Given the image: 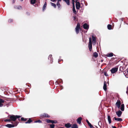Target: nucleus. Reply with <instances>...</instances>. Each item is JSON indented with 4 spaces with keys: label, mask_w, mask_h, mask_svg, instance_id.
<instances>
[{
    "label": "nucleus",
    "mask_w": 128,
    "mask_h": 128,
    "mask_svg": "<svg viewBox=\"0 0 128 128\" xmlns=\"http://www.w3.org/2000/svg\"><path fill=\"white\" fill-rule=\"evenodd\" d=\"M73 7H75V6H74V2H73Z\"/></svg>",
    "instance_id": "nucleus-49"
},
{
    "label": "nucleus",
    "mask_w": 128,
    "mask_h": 128,
    "mask_svg": "<svg viewBox=\"0 0 128 128\" xmlns=\"http://www.w3.org/2000/svg\"><path fill=\"white\" fill-rule=\"evenodd\" d=\"M61 88H62H62H63V86H61Z\"/></svg>",
    "instance_id": "nucleus-55"
},
{
    "label": "nucleus",
    "mask_w": 128,
    "mask_h": 128,
    "mask_svg": "<svg viewBox=\"0 0 128 128\" xmlns=\"http://www.w3.org/2000/svg\"><path fill=\"white\" fill-rule=\"evenodd\" d=\"M4 100H3L0 98V107H2L3 106L2 103H4Z\"/></svg>",
    "instance_id": "nucleus-13"
},
{
    "label": "nucleus",
    "mask_w": 128,
    "mask_h": 128,
    "mask_svg": "<svg viewBox=\"0 0 128 128\" xmlns=\"http://www.w3.org/2000/svg\"><path fill=\"white\" fill-rule=\"evenodd\" d=\"M19 7L20 8H21V7L20 6H19Z\"/></svg>",
    "instance_id": "nucleus-57"
},
{
    "label": "nucleus",
    "mask_w": 128,
    "mask_h": 128,
    "mask_svg": "<svg viewBox=\"0 0 128 128\" xmlns=\"http://www.w3.org/2000/svg\"><path fill=\"white\" fill-rule=\"evenodd\" d=\"M26 85H27V84H26Z\"/></svg>",
    "instance_id": "nucleus-59"
},
{
    "label": "nucleus",
    "mask_w": 128,
    "mask_h": 128,
    "mask_svg": "<svg viewBox=\"0 0 128 128\" xmlns=\"http://www.w3.org/2000/svg\"><path fill=\"white\" fill-rule=\"evenodd\" d=\"M57 122V121L56 120H52V124H56Z\"/></svg>",
    "instance_id": "nucleus-32"
},
{
    "label": "nucleus",
    "mask_w": 128,
    "mask_h": 128,
    "mask_svg": "<svg viewBox=\"0 0 128 128\" xmlns=\"http://www.w3.org/2000/svg\"><path fill=\"white\" fill-rule=\"evenodd\" d=\"M112 128H117L115 126H112Z\"/></svg>",
    "instance_id": "nucleus-50"
},
{
    "label": "nucleus",
    "mask_w": 128,
    "mask_h": 128,
    "mask_svg": "<svg viewBox=\"0 0 128 128\" xmlns=\"http://www.w3.org/2000/svg\"><path fill=\"white\" fill-rule=\"evenodd\" d=\"M40 117L42 118H49L50 116L47 114L46 113H44L40 115Z\"/></svg>",
    "instance_id": "nucleus-6"
},
{
    "label": "nucleus",
    "mask_w": 128,
    "mask_h": 128,
    "mask_svg": "<svg viewBox=\"0 0 128 128\" xmlns=\"http://www.w3.org/2000/svg\"><path fill=\"white\" fill-rule=\"evenodd\" d=\"M46 4H44L43 7V10L44 11V10L46 8Z\"/></svg>",
    "instance_id": "nucleus-35"
},
{
    "label": "nucleus",
    "mask_w": 128,
    "mask_h": 128,
    "mask_svg": "<svg viewBox=\"0 0 128 128\" xmlns=\"http://www.w3.org/2000/svg\"><path fill=\"white\" fill-rule=\"evenodd\" d=\"M72 0L73 2H75L77 0Z\"/></svg>",
    "instance_id": "nucleus-48"
},
{
    "label": "nucleus",
    "mask_w": 128,
    "mask_h": 128,
    "mask_svg": "<svg viewBox=\"0 0 128 128\" xmlns=\"http://www.w3.org/2000/svg\"><path fill=\"white\" fill-rule=\"evenodd\" d=\"M113 53L112 52H111L110 53L108 54H107L106 56L107 57H111L112 56H113Z\"/></svg>",
    "instance_id": "nucleus-21"
},
{
    "label": "nucleus",
    "mask_w": 128,
    "mask_h": 128,
    "mask_svg": "<svg viewBox=\"0 0 128 128\" xmlns=\"http://www.w3.org/2000/svg\"><path fill=\"white\" fill-rule=\"evenodd\" d=\"M52 55H50L48 57V59L49 60L50 59V60H51L52 59Z\"/></svg>",
    "instance_id": "nucleus-36"
},
{
    "label": "nucleus",
    "mask_w": 128,
    "mask_h": 128,
    "mask_svg": "<svg viewBox=\"0 0 128 128\" xmlns=\"http://www.w3.org/2000/svg\"><path fill=\"white\" fill-rule=\"evenodd\" d=\"M116 114L118 117H120L122 114V112L120 110H119L118 111L116 112Z\"/></svg>",
    "instance_id": "nucleus-10"
},
{
    "label": "nucleus",
    "mask_w": 128,
    "mask_h": 128,
    "mask_svg": "<svg viewBox=\"0 0 128 128\" xmlns=\"http://www.w3.org/2000/svg\"><path fill=\"white\" fill-rule=\"evenodd\" d=\"M50 3L52 6H54L55 8H56V5L55 4L52 2H51Z\"/></svg>",
    "instance_id": "nucleus-31"
},
{
    "label": "nucleus",
    "mask_w": 128,
    "mask_h": 128,
    "mask_svg": "<svg viewBox=\"0 0 128 128\" xmlns=\"http://www.w3.org/2000/svg\"><path fill=\"white\" fill-rule=\"evenodd\" d=\"M71 126L72 124H70L69 123L66 124L65 125V126L66 128H68L71 127Z\"/></svg>",
    "instance_id": "nucleus-15"
},
{
    "label": "nucleus",
    "mask_w": 128,
    "mask_h": 128,
    "mask_svg": "<svg viewBox=\"0 0 128 128\" xmlns=\"http://www.w3.org/2000/svg\"><path fill=\"white\" fill-rule=\"evenodd\" d=\"M34 122H35V123L38 122L39 123H41L42 122V121L41 120H36V121H34Z\"/></svg>",
    "instance_id": "nucleus-33"
},
{
    "label": "nucleus",
    "mask_w": 128,
    "mask_h": 128,
    "mask_svg": "<svg viewBox=\"0 0 128 128\" xmlns=\"http://www.w3.org/2000/svg\"><path fill=\"white\" fill-rule=\"evenodd\" d=\"M124 74L126 78H128V74H127L126 72H124Z\"/></svg>",
    "instance_id": "nucleus-27"
},
{
    "label": "nucleus",
    "mask_w": 128,
    "mask_h": 128,
    "mask_svg": "<svg viewBox=\"0 0 128 128\" xmlns=\"http://www.w3.org/2000/svg\"><path fill=\"white\" fill-rule=\"evenodd\" d=\"M13 3H14V2H13Z\"/></svg>",
    "instance_id": "nucleus-58"
},
{
    "label": "nucleus",
    "mask_w": 128,
    "mask_h": 128,
    "mask_svg": "<svg viewBox=\"0 0 128 128\" xmlns=\"http://www.w3.org/2000/svg\"><path fill=\"white\" fill-rule=\"evenodd\" d=\"M58 81H60V80L56 81V82H57L58 84ZM60 81L62 82V80H60Z\"/></svg>",
    "instance_id": "nucleus-44"
},
{
    "label": "nucleus",
    "mask_w": 128,
    "mask_h": 128,
    "mask_svg": "<svg viewBox=\"0 0 128 128\" xmlns=\"http://www.w3.org/2000/svg\"><path fill=\"white\" fill-rule=\"evenodd\" d=\"M120 110L122 111H124V104H122L121 105V107L120 108Z\"/></svg>",
    "instance_id": "nucleus-20"
},
{
    "label": "nucleus",
    "mask_w": 128,
    "mask_h": 128,
    "mask_svg": "<svg viewBox=\"0 0 128 128\" xmlns=\"http://www.w3.org/2000/svg\"><path fill=\"white\" fill-rule=\"evenodd\" d=\"M36 2V0H31L30 1V3L31 4H34Z\"/></svg>",
    "instance_id": "nucleus-28"
},
{
    "label": "nucleus",
    "mask_w": 128,
    "mask_h": 128,
    "mask_svg": "<svg viewBox=\"0 0 128 128\" xmlns=\"http://www.w3.org/2000/svg\"><path fill=\"white\" fill-rule=\"evenodd\" d=\"M92 42L93 44L95 45L96 43V38L93 36H92Z\"/></svg>",
    "instance_id": "nucleus-9"
},
{
    "label": "nucleus",
    "mask_w": 128,
    "mask_h": 128,
    "mask_svg": "<svg viewBox=\"0 0 128 128\" xmlns=\"http://www.w3.org/2000/svg\"><path fill=\"white\" fill-rule=\"evenodd\" d=\"M57 5L58 8H60V5L59 2H58L56 4Z\"/></svg>",
    "instance_id": "nucleus-34"
},
{
    "label": "nucleus",
    "mask_w": 128,
    "mask_h": 128,
    "mask_svg": "<svg viewBox=\"0 0 128 128\" xmlns=\"http://www.w3.org/2000/svg\"><path fill=\"white\" fill-rule=\"evenodd\" d=\"M121 105V102L120 100H118L116 104V106L118 107V108H119L120 107Z\"/></svg>",
    "instance_id": "nucleus-8"
},
{
    "label": "nucleus",
    "mask_w": 128,
    "mask_h": 128,
    "mask_svg": "<svg viewBox=\"0 0 128 128\" xmlns=\"http://www.w3.org/2000/svg\"><path fill=\"white\" fill-rule=\"evenodd\" d=\"M18 120L19 121H20V118H18Z\"/></svg>",
    "instance_id": "nucleus-56"
},
{
    "label": "nucleus",
    "mask_w": 128,
    "mask_h": 128,
    "mask_svg": "<svg viewBox=\"0 0 128 128\" xmlns=\"http://www.w3.org/2000/svg\"><path fill=\"white\" fill-rule=\"evenodd\" d=\"M28 89H27L26 88L24 90L25 92H27L28 93Z\"/></svg>",
    "instance_id": "nucleus-39"
},
{
    "label": "nucleus",
    "mask_w": 128,
    "mask_h": 128,
    "mask_svg": "<svg viewBox=\"0 0 128 128\" xmlns=\"http://www.w3.org/2000/svg\"><path fill=\"white\" fill-rule=\"evenodd\" d=\"M114 120H117L118 121H122V119L119 118H116V117H114Z\"/></svg>",
    "instance_id": "nucleus-16"
},
{
    "label": "nucleus",
    "mask_w": 128,
    "mask_h": 128,
    "mask_svg": "<svg viewBox=\"0 0 128 128\" xmlns=\"http://www.w3.org/2000/svg\"><path fill=\"white\" fill-rule=\"evenodd\" d=\"M127 91H126V93L127 94H128V87L127 88Z\"/></svg>",
    "instance_id": "nucleus-46"
},
{
    "label": "nucleus",
    "mask_w": 128,
    "mask_h": 128,
    "mask_svg": "<svg viewBox=\"0 0 128 128\" xmlns=\"http://www.w3.org/2000/svg\"><path fill=\"white\" fill-rule=\"evenodd\" d=\"M109 83L108 80L107 82H106V81H104L103 89L105 91H106L107 90V84H108V85Z\"/></svg>",
    "instance_id": "nucleus-4"
},
{
    "label": "nucleus",
    "mask_w": 128,
    "mask_h": 128,
    "mask_svg": "<svg viewBox=\"0 0 128 128\" xmlns=\"http://www.w3.org/2000/svg\"><path fill=\"white\" fill-rule=\"evenodd\" d=\"M44 4H46V2H45Z\"/></svg>",
    "instance_id": "nucleus-54"
},
{
    "label": "nucleus",
    "mask_w": 128,
    "mask_h": 128,
    "mask_svg": "<svg viewBox=\"0 0 128 128\" xmlns=\"http://www.w3.org/2000/svg\"><path fill=\"white\" fill-rule=\"evenodd\" d=\"M22 0V1L23 0Z\"/></svg>",
    "instance_id": "nucleus-61"
},
{
    "label": "nucleus",
    "mask_w": 128,
    "mask_h": 128,
    "mask_svg": "<svg viewBox=\"0 0 128 128\" xmlns=\"http://www.w3.org/2000/svg\"><path fill=\"white\" fill-rule=\"evenodd\" d=\"M65 2L67 5L68 6L70 5V1L69 0H63Z\"/></svg>",
    "instance_id": "nucleus-22"
},
{
    "label": "nucleus",
    "mask_w": 128,
    "mask_h": 128,
    "mask_svg": "<svg viewBox=\"0 0 128 128\" xmlns=\"http://www.w3.org/2000/svg\"><path fill=\"white\" fill-rule=\"evenodd\" d=\"M98 122V123H99V122Z\"/></svg>",
    "instance_id": "nucleus-60"
},
{
    "label": "nucleus",
    "mask_w": 128,
    "mask_h": 128,
    "mask_svg": "<svg viewBox=\"0 0 128 128\" xmlns=\"http://www.w3.org/2000/svg\"><path fill=\"white\" fill-rule=\"evenodd\" d=\"M71 128H78V127L77 124H74L72 125Z\"/></svg>",
    "instance_id": "nucleus-18"
},
{
    "label": "nucleus",
    "mask_w": 128,
    "mask_h": 128,
    "mask_svg": "<svg viewBox=\"0 0 128 128\" xmlns=\"http://www.w3.org/2000/svg\"><path fill=\"white\" fill-rule=\"evenodd\" d=\"M52 2H54L56 0H50Z\"/></svg>",
    "instance_id": "nucleus-51"
},
{
    "label": "nucleus",
    "mask_w": 128,
    "mask_h": 128,
    "mask_svg": "<svg viewBox=\"0 0 128 128\" xmlns=\"http://www.w3.org/2000/svg\"><path fill=\"white\" fill-rule=\"evenodd\" d=\"M124 72H126L127 74H128V70H126V71Z\"/></svg>",
    "instance_id": "nucleus-45"
},
{
    "label": "nucleus",
    "mask_w": 128,
    "mask_h": 128,
    "mask_svg": "<svg viewBox=\"0 0 128 128\" xmlns=\"http://www.w3.org/2000/svg\"><path fill=\"white\" fill-rule=\"evenodd\" d=\"M107 28L108 30H110L111 29V25L110 24H108L107 26Z\"/></svg>",
    "instance_id": "nucleus-29"
},
{
    "label": "nucleus",
    "mask_w": 128,
    "mask_h": 128,
    "mask_svg": "<svg viewBox=\"0 0 128 128\" xmlns=\"http://www.w3.org/2000/svg\"><path fill=\"white\" fill-rule=\"evenodd\" d=\"M32 122V120H31L30 118H29L28 120L25 123L26 124H30Z\"/></svg>",
    "instance_id": "nucleus-19"
},
{
    "label": "nucleus",
    "mask_w": 128,
    "mask_h": 128,
    "mask_svg": "<svg viewBox=\"0 0 128 128\" xmlns=\"http://www.w3.org/2000/svg\"><path fill=\"white\" fill-rule=\"evenodd\" d=\"M83 28L86 29H88L89 28L88 26L86 23L84 24L83 25Z\"/></svg>",
    "instance_id": "nucleus-14"
},
{
    "label": "nucleus",
    "mask_w": 128,
    "mask_h": 128,
    "mask_svg": "<svg viewBox=\"0 0 128 128\" xmlns=\"http://www.w3.org/2000/svg\"><path fill=\"white\" fill-rule=\"evenodd\" d=\"M86 121L87 123H88V124L90 123L88 120H86Z\"/></svg>",
    "instance_id": "nucleus-42"
},
{
    "label": "nucleus",
    "mask_w": 128,
    "mask_h": 128,
    "mask_svg": "<svg viewBox=\"0 0 128 128\" xmlns=\"http://www.w3.org/2000/svg\"><path fill=\"white\" fill-rule=\"evenodd\" d=\"M93 56L95 58L97 57L98 56V54L96 52H95L93 54Z\"/></svg>",
    "instance_id": "nucleus-24"
},
{
    "label": "nucleus",
    "mask_w": 128,
    "mask_h": 128,
    "mask_svg": "<svg viewBox=\"0 0 128 128\" xmlns=\"http://www.w3.org/2000/svg\"><path fill=\"white\" fill-rule=\"evenodd\" d=\"M73 18L74 20H75L76 19V16H73Z\"/></svg>",
    "instance_id": "nucleus-47"
},
{
    "label": "nucleus",
    "mask_w": 128,
    "mask_h": 128,
    "mask_svg": "<svg viewBox=\"0 0 128 128\" xmlns=\"http://www.w3.org/2000/svg\"><path fill=\"white\" fill-rule=\"evenodd\" d=\"M30 84H29L28 85V86H29V87H30Z\"/></svg>",
    "instance_id": "nucleus-53"
},
{
    "label": "nucleus",
    "mask_w": 128,
    "mask_h": 128,
    "mask_svg": "<svg viewBox=\"0 0 128 128\" xmlns=\"http://www.w3.org/2000/svg\"><path fill=\"white\" fill-rule=\"evenodd\" d=\"M28 119V118H24L23 117H22L21 118L20 120L24 122H25Z\"/></svg>",
    "instance_id": "nucleus-23"
},
{
    "label": "nucleus",
    "mask_w": 128,
    "mask_h": 128,
    "mask_svg": "<svg viewBox=\"0 0 128 128\" xmlns=\"http://www.w3.org/2000/svg\"><path fill=\"white\" fill-rule=\"evenodd\" d=\"M80 24L79 23H77L76 26L75 28V30L76 34H78L79 32V30L80 29Z\"/></svg>",
    "instance_id": "nucleus-5"
},
{
    "label": "nucleus",
    "mask_w": 128,
    "mask_h": 128,
    "mask_svg": "<svg viewBox=\"0 0 128 128\" xmlns=\"http://www.w3.org/2000/svg\"><path fill=\"white\" fill-rule=\"evenodd\" d=\"M90 128H94V127L92 125L90 127Z\"/></svg>",
    "instance_id": "nucleus-43"
},
{
    "label": "nucleus",
    "mask_w": 128,
    "mask_h": 128,
    "mask_svg": "<svg viewBox=\"0 0 128 128\" xmlns=\"http://www.w3.org/2000/svg\"><path fill=\"white\" fill-rule=\"evenodd\" d=\"M72 10L74 13V14H76V12L75 9V7H73Z\"/></svg>",
    "instance_id": "nucleus-25"
},
{
    "label": "nucleus",
    "mask_w": 128,
    "mask_h": 128,
    "mask_svg": "<svg viewBox=\"0 0 128 128\" xmlns=\"http://www.w3.org/2000/svg\"><path fill=\"white\" fill-rule=\"evenodd\" d=\"M52 120L49 119H46L45 120L46 122L48 123H52Z\"/></svg>",
    "instance_id": "nucleus-26"
},
{
    "label": "nucleus",
    "mask_w": 128,
    "mask_h": 128,
    "mask_svg": "<svg viewBox=\"0 0 128 128\" xmlns=\"http://www.w3.org/2000/svg\"><path fill=\"white\" fill-rule=\"evenodd\" d=\"M88 47L90 51H91L92 48V38L90 37L89 38V42L88 44Z\"/></svg>",
    "instance_id": "nucleus-3"
},
{
    "label": "nucleus",
    "mask_w": 128,
    "mask_h": 128,
    "mask_svg": "<svg viewBox=\"0 0 128 128\" xmlns=\"http://www.w3.org/2000/svg\"><path fill=\"white\" fill-rule=\"evenodd\" d=\"M61 1V0H58V2H60Z\"/></svg>",
    "instance_id": "nucleus-52"
},
{
    "label": "nucleus",
    "mask_w": 128,
    "mask_h": 128,
    "mask_svg": "<svg viewBox=\"0 0 128 128\" xmlns=\"http://www.w3.org/2000/svg\"><path fill=\"white\" fill-rule=\"evenodd\" d=\"M118 68H112L110 70L111 73L112 74H114L118 70Z\"/></svg>",
    "instance_id": "nucleus-7"
},
{
    "label": "nucleus",
    "mask_w": 128,
    "mask_h": 128,
    "mask_svg": "<svg viewBox=\"0 0 128 128\" xmlns=\"http://www.w3.org/2000/svg\"><path fill=\"white\" fill-rule=\"evenodd\" d=\"M104 74L105 76H108V74L106 72H104Z\"/></svg>",
    "instance_id": "nucleus-38"
},
{
    "label": "nucleus",
    "mask_w": 128,
    "mask_h": 128,
    "mask_svg": "<svg viewBox=\"0 0 128 128\" xmlns=\"http://www.w3.org/2000/svg\"><path fill=\"white\" fill-rule=\"evenodd\" d=\"M10 118V119L11 121L12 122L14 123L16 121V120L17 118H20L21 117V116H20L14 115H9Z\"/></svg>",
    "instance_id": "nucleus-1"
},
{
    "label": "nucleus",
    "mask_w": 128,
    "mask_h": 128,
    "mask_svg": "<svg viewBox=\"0 0 128 128\" xmlns=\"http://www.w3.org/2000/svg\"><path fill=\"white\" fill-rule=\"evenodd\" d=\"M11 121L10 119H6L4 120V121L5 122H10Z\"/></svg>",
    "instance_id": "nucleus-37"
},
{
    "label": "nucleus",
    "mask_w": 128,
    "mask_h": 128,
    "mask_svg": "<svg viewBox=\"0 0 128 128\" xmlns=\"http://www.w3.org/2000/svg\"><path fill=\"white\" fill-rule=\"evenodd\" d=\"M80 4L79 2H77L76 3V9L78 10L80 8Z\"/></svg>",
    "instance_id": "nucleus-11"
},
{
    "label": "nucleus",
    "mask_w": 128,
    "mask_h": 128,
    "mask_svg": "<svg viewBox=\"0 0 128 128\" xmlns=\"http://www.w3.org/2000/svg\"><path fill=\"white\" fill-rule=\"evenodd\" d=\"M88 124L90 127L92 125V124L90 123Z\"/></svg>",
    "instance_id": "nucleus-41"
},
{
    "label": "nucleus",
    "mask_w": 128,
    "mask_h": 128,
    "mask_svg": "<svg viewBox=\"0 0 128 128\" xmlns=\"http://www.w3.org/2000/svg\"><path fill=\"white\" fill-rule=\"evenodd\" d=\"M12 124H8L6 125V126L8 128L14 127L15 126H16L18 124V122H15L14 123L13 122H12Z\"/></svg>",
    "instance_id": "nucleus-2"
},
{
    "label": "nucleus",
    "mask_w": 128,
    "mask_h": 128,
    "mask_svg": "<svg viewBox=\"0 0 128 128\" xmlns=\"http://www.w3.org/2000/svg\"><path fill=\"white\" fill-rule=\"evenodd\" d=\"M108 119L109 124L111 123L112 122L111 118L110 116L109 115L108 116Z\"/></svg>",
    "instance_id": "nucleus-17"
},
{
    "label": "nucleus",
    "mask_w": 128,
    "mask_h": 128,
    "mask_svg": "<svg viewBox=\"0 0 128 128\" xmlns=\"http://www.w3.org/2000/svg\"><path fill=\"white\" fill-rule=\"evenodd\" d=\"M82 119V117H79L76 120L77 123L79 124H80L81 123V121Z\"/></svg>",
    "instance_id": "nucleus-12"
},
{
    "label": "nucleus",
    "mask_w": 128,
    "mask_h": 128,
    "mask_svg": "<svg viewBox=\"0 0 128 128\" xmlns=\"http://www.w3.org/2000/svg\"><path fill=\"white\" fill-rule=\"evenodd\" d=\"M50 128H54L55 126V125L54 124H51L50 125Z\"/></svg>",
    "instance_id": "nucleus-30"
},
{
    "label": "nucleus",
    "mask_w": 128,
    "mask_h": 128,
    "mask_svg": "<svg viewBox=\"0 0 128 128\" xmlns=\"http://www.w3.org/2000/svg\"><path fill=\"white\" fill-rule=\"evenodd\" d=\"M13 21V20L12 19H10L8 20L9 22H11Z\"/></svg>",
    "instance_id": "nucleus-40"
}]
</instances>
